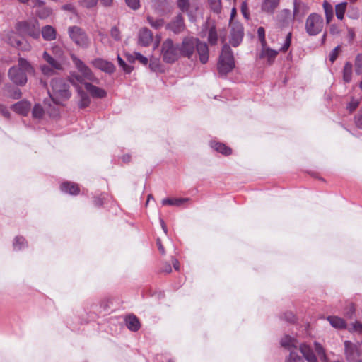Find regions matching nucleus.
Instances as JSON below:
<instances>
[{
  "label": "nucleus",
  "mask_w": 362,
  "mask_h": 362,
  "mask_svg": "<svg viewBox=\"0 0 362 362\" xmlns=\"http://www.w3.org/2000/svg\"><path fill=\"white\" fill-rule=\"evenodd\" d=\"M100 2L105 7H111L113 4V0H100Z\"/></svg>",
  "instance_id": "nucleus-63"
},
{
  "label": "nucleus",
  "mask_w": 362,
  "mask_h": 362,
  "mask_svg": "<svg viewBox=\"0 0 362 362\" xmlns=\"http://www.w3.org/2000/svg\"><path fill=\"white\" fill-rule=\"evenodd\" d=\"M91 63L95 68L109 74L113 73L115 69V67L112 62L101 58H97L93 60Z\"/></svg>",
  "instance_id": "nucleus-17"
},
{
  "label": "nucleus",
  "mask_w": 362,
  "mask_h": 362,
  "mask_svg": "<svg viewBox=\"0 0 362 362\" xmlns=\"http://www.w3.org/2000/svg\"><path fill=\"white\" fill-rule=\"evenodd\" d=\"M354 312H355L354 307L353 305L351 304L349 305V310L345 313V315L349 317H351L352 315H354Z\"/></svg>",
  "instance_id": "nucleus-61"
},
{
  "label": "nucleus",
  "mask_w": 362,
  "mask_h": 362,
  "mask_svg": "<svg viewBox=\"0 0 362 362\" xmlns=\"http://www.w3.org/2000/svg\"><path fill=\"white\" fill-rule=\"evenodd\" d=\"M13 245L15 250H20L27 246V243L23 237L17 236L14 239Z\"/></svg>",
  "instance_id": "nucleus-36"
},
{
  "label": "nucleus",
  "mask_w": 362,
  "mask_h": 362,
  "mask_svg": "<svg viewBox=\"0 0 362 362\" xmlns=\"http://www.w3.org/2000/svg\"><path fill=\"white\" fill-rule=\"evenodd\" d=\"M30 6L33 7L41 6L43 4V1L41 0H29Z\"/></svg>",
  "instance_id": "nucleus-60"
},
{
  "label": "nucleus",
  "mask_w": 362,
  "mask_h": 362,
  "mask_svg": "<svg viewBox=\"0 0 362 362\" xmlns=\"http://www.w3.org/2000/svg\"><path fill=\"white\" fill-rule=\"evenodd\" d=\"M281 345L286 349H291V348H297L298 342L296 339L286 335L281 339Z\"/></svg>",
  "instance_id": "nucleus-29"
},
{
  "label": "nucleus",
  "mask_w": 362,
  "mask_h": 362,
  "mask_svg": "<svg viewBox=\"0 0 362 362\" xmlns=\"http://www.w3.org/2000/svg\"><path fill=\"white\" fill-rule=\"evenodd\" d=\"M330 34L335 35L340 33V29L336 24H331L329 26Z\"/></svg>",
  "instance_id": "nucleus-55"
},
{
  "label": "nucleus",
  "mask_w": 362,
  "mask_h": 362,
  "mask_svg": "<svg viewBox=\"0 0 362 362\" xmlns=\"http://www.w3.org/2000/svg\"><path fill=\"white\" fill-rule=\"evenodd\" d=\"M279 52L267 47V45L262 46L260 58L267 59L269 64H272L276 59Z\"/></svg>",
  "instance_id": "nucleus-21"
},
{
  "label": "nucleus",
  "mask_w": 362,
  "mask_h": 362,
  "mask_svg": "<svg viewBox=\"0 0 362 362\" xmlns=\"http://www.w3.org/2000/svg\"><path fill=\"white\" fill-rule=\"evenodd\" d=\"M52 13V10L49 7H40L37 11V16L41 19H45L49 17Z\"/></svg>",
  "instance_id": "nucleus-37"
},
{
  "label": "nucleus",
  "mask_w": 362,
  "mask_h": 362,
  "mask_svg": "<svg viewBox=\"0 0 362 362\" xmlns=\"http://www.w3.org/2000/svg\"><path fill=\"white\" fill-rule=\"evenodd\" d=\"M98 0H80V4L87 8H90L96 6Z\"/></svg>",
  "instance_id": "nucleus-46"
},
{
  "label": "nucleus",
  "mask_w": 362,
  "mask_h": 362,
  "mask_svg": "<svg viewBox=\"0 0 362 362\" xmlns=\"http://www.w3.org/2000/svg\"><path fill=\"white\" fill-rule=\"evenodd\" d=\"M285 319L288 322H293L294 321V315L292 313H286L284 315Z\"/></svg>",
  "instance_id": "nucleus-64"
},
{
  "label": "nucleus",
  "mask_w": 362,
  "mask_h": 362,
  "mask_svg": "<svg viewBox=\"0 0 362 362\" xmlns=\"http://www.w3.org/2000/svg\"><path fill=\"white\" fill-rule=\"evenodd\" d=\"M5 40L12 47H16L21 50H29L30 48V45L14 32H9Z\"/></svg>",
  "instance_id": "nucleus-13"
},
{
  "label": "nucleus",
  "mask_w": 362,
  "mask_h": 362,
  "mask_svg": "<svg viewBox=\"0 0 362 362\" xmlns=\"http://www.w3.org/2000/svg\"><path fill=\"white\" fill-rule=\"evenodd\" d=\"M209 4L212 11L219 13L221 9V0H208Z\"/></svg>",
  "instance_id": "nucleus-41"
},
{
  "label": "nucleus",
  "mask_w": 362,
  "mask_h": 362,
  "mask_svg": "<svg viewBox=\"0 0 362 362\" xmlns=\"http://www.w3.org/2000/svg\"><path fill=\"white\" fill-rule=\"evenodd\" d=\"M43 59L46 64L40 65V70L45 76H51L55 74L57 71L63 69L62 63L49 55L47 52H44Z\"/></svg>",
  "instance_id": "nucleus-8"
},
{
  "label": "nucleus",
  "mask_w": 362,
  "mask_h": 362,
  "mask_svg": "<svg viewBox=\"0 0 362 362\" xmlns=\"http://www.w3.org/2000/svg\"><path fill=\"white\" fill-rule=\"evenodd\" d=\"M166 29L172 31L175 34H180L185 29V21L182 15L178 13L167 25Z\"/></svg>",
  "instance_id": "nucleus-14"
},
{
  "label": "nucleus",
  "mask_w": 362,
  "mask_h": 362,
  "mask_svg": "<svg viewBox=\"0 0 362 362\" xmlns=\"http://www.w3.org/2000/svg\"><path fill=\"white\" fill-rule=\"evenodd\" d=\"M31 105L30 103L25 100H21L13 105H11V108L15 112L25 116L28 114L30 110Z\"/></svg>",
  "instance_id": "nucleus-20"
},
{
  "label": "nucleus",
  "mask_w": 362,
  "mask_h": 362,
  "mask_svg": "<svg viewBox=\"0 0 362 362\" xmlns=\"http://www.w3.org/2000/svg\"><path fill=\"white\" fill-rule=\"evenodd\" d=\"M158 64L159 63L158 59L151 60L149 67L151 70L156 71L158 66Z\"/></svg>",
  "instance_id": "nucleus-59"
},
{
  "label": "nucleus",
  "mask_w": 362,
  "mask_h": 362,
  "mask_svg": "<svg viewBox=\"0 0 362 362\" xmlns=\"http://www.w3.org/2000/svg\"><path fill=\"white\" fill-rule=\"evenodd\" d=\"M347 37L349 39V42L351 43L355 38V32L353 28H348L347 30Z\"/></svg>",
  "instance_id": "nucleus-58"
},
{
  "label": "nucleus",
  "mask_w": 362,
  "mask_h": 362,
  "mask_svg": "<svg viewBox=\"0 0 362 362\" xmlns=\"http://www.w3.org/2000/svg\"><path fill=\"white\" fill-rule=\"evenodd\" d=\"M322 7L325 12L326 23L329 24L334 17L333 6L327 1H324Z\"/></svg>",
  "instance_id": "nucleus-28"
},
{
  "label": "nucleus",
  "mask_w": 362,
  "mask_h": 362,
  "mask_svg": "<svg viewBox=\"0 0 362 362\" xmlns=\"http://www.w3.org/2000/svg\"><path fill=\"white\" fill-rule=\"evenodd\" d=\"M210 146L217 152H219L223 155H230L231 153V149L226 146L224 144L219 143L217 141H211Z\"/></svg>",
  "instance_id": "nucleus-27"
},
{
  "label": "nucleus",
  "mask_w": 362,
  "mask_h": 362,
  "mask_svg": "<svg viewBox=\"0 0 362 362\" xmlns=\"http://www.w3.org/2000/svg\"><path fill=\"white\" fill-rule=\"evenodd\" d=\"M358 105L359 100L352 98L349 103L347 105V110H349L350 112H352L358 107Z\"/></svg>",
  "instance_id": "nucleus-45"
},
{
  "label": "nucleus",
  "mask_w": 362,
  "mask_h": 362,
  "mask_svg": "<svg viewBox=\"0 0 362 362\" xmlns=\"http://www.w3.org/2000/svg\"><path fill=\"white\" fill-rule=\"evenodd\" d=\"M230 27V38L229 42L233 47H238L243 40L244 36L243 26L238 22H231Z\"/></svg>",
  "instance_id": "nucleus-12"
},
{
  "label": "nucleus",
  "mask_w": 362,
  "mask_h": 362,
  "mask_svg": "<svg viewBox=\"0 0 362 362\" xmlns=\"http://www.w3.org/2000/svg\"><path fill=\"white\" fill-rule=\"evenodd\" d=\"M135 59L138 60L141 64L146 65L148 62V59L145 56L142 55L139 52H134Z\"/></svg>",
  "instance_id": "nucleus-49"
},
{
  "label": "nucleus",
  "mask_w": 362,
  "mask_h": 362,
  "mask_svg": "<svg viewBox=\"0 0 362 362\" xmlns=\"http://www.w3.org/2000/svg\"><path fill=\"white\" fill-rule=\"evenodd\" d=\"M257 35L260 40L262 46L266 45L267 42H266V39H265V30L263 27L258 28Z\"/></svg>",
  "instance_id": "nucleus-42"
},
{
  "label": "nucleus",
  "mask_w": 362,
  "mask_h": 362,
  "mask_svg": "<svg viewBox=\"0 0 362 362\" xmlns=\"http://www.w3.org/2000/svg\"><path fill=\"white\" fill-rule=\"evenodd\" d=\"M61 190L71 195H76L79 193L80 189L78 185L74 182H65L61 185Z\"/></svg>",
  "instance_id": "nucleus-22"
},
{
  "label": "nucleus",
  "mask_w": 362,
  "mask_h": 362,
  "mask_svg": "<svg viewBox=\"0 0 362 362\" xmlns=\"http://www.w3.org/2000/svg\"><path fill=\"white\" fill-rule=\"evenodd\" d=\"M218 38L221 40L222 43L226 42V33L224 34H218L217 30L214 25H211L209 28L207 40L209 45H216L218 43Z\"/></svg>",
  "instance_id": "nucleus-16"
},
{
  "label": "nucleus",
  "mask_w": 362,
  "mask_h": 362,
  "mask_svg": "<svg viewBox=\"0 0 362 362\" xmlns=\"http://www.w3.org/2000/svg\"><path fill=\"white\" fill-rule=\"evenodd\" d=\"M84 86L93 98H103L107 95V92L104 89L95 86L90 83H84Z\"/></svg>",
  "instance_id": "nucleus-19"
},
{
  "label": "nucleus",
  "mask_w": 362,
  "mask_h": 362,
  "mask_svg": "<svg viewBox=\"0 0 362 362\" xmlns=\"http://www.w3.org/2000/svg\"><path fill=\"white\" fill-rule=\"evenodd\" d=\"M76 88H77V92H78V96L80 98L79 102H78L79 107L85 108V107H88L90 103V99L89 96L83 90L81 89V88H78V86H77Z\"/></svg>",
  "instance_id": "nucleus-25"
},
{
  "label": "nucleus",
  "mask_w": 362,
  "mask_h": 362,
  "mask_svg": "<svg viewBox=\"0 0 362 362\" xmlns=\"http://www.w3.org/2000/svg\"><path fill=\"white\" fill-rule=\"evenodd\" d=\"M44 115V110L42 106L39 104H36L32 110L33 117L36 119L41 118Z\"/></svg>",
  "instance_id": "nucleus-39"
},
{
  "label": "nucleus",
  "mask_w": 362,
  "mask_h": 362,
  "mask_svg": "<svg viewBox=\"0 0 362 362\" xmlns=\"http://www.w3.org/2000/svg\"><path fill=\"white\" fill-rule=\"evenodd\" d=\"M235 67L233 53L229 45L224 44L219 56L217 69L221 76H226Z\"/></svg>",
  "instance_id": "nucleus-4"
},
{
  "label": "nucleus",
  "mask_w": 362,
  "mask_h": 362,
  "mask_svg": "<svg viewBox=\"0 0 362 362\" xmlns=\"http://www.w3.org/2000/svg\"><path fill=\"white\" fill-rule=\"evenodd\" d=\"M353 331L362 332V322L359 321H356L352 324Z\"/></svg>",
  "instance_id": "nucleus-57"
},
{
  "label": "nucleus",
  "mask_w": 362,
  "mask_h": 362,
  "mask_svg": "<svg viewBox=\"0 0 362 362\" xmlns=\"http://www.w3.org/2000/svg\"><path fill=\"white\" fill-rule=\"evenodd\" d=\"M302 6V4L300 1H298L297 0H295L293 2V14L295 16H298L299 9Z\"/></svg>",
  "instance_id": "nucleus-56"
},
{
  "label": "nucleus",
  "mask_w": 362,
  "mask_h": 362,
  "mask_svg": "<svg viewBox=\"0 0 362 362\" xmlns=\"http://www.w3.org/2000/svg\"><path fill=\"white\" fill-rule=\"evenodd\" d=\"M161 55L165 62H175L180 57L179 45H175L170 38L166 39L162 44Z\"/></svg>",
  "instance_id": "nucleus-5"
},
{
  "label": "nucleus",
  "mask_w": 362,
  "mask_h": 362,
  "mask_svg": "<svg viewBox=\"0 0 362 362\" xmlns=\"http://www.w3.org/2000/svg\"><path fill=\"white\" fill-rule=\"evenodd\" d=\"M355 123L357 127L362 129V111L355 116Z\"/></svg>",
  "instance_id": "nucleus-53"
},
{
  "label": "nucleus",
  "mask_w": 362,
  "mask_h": 362,
  "mask_svg": "<svg viewBox=\"0 0 362 362\" xmlns=\"http://www.w3.org/2000/svg\"><path fill=\"white\" fill-rule=\"evenodd\" d=\"M241 12L243 13V16L246 18L249 19L250 14L248 12V7L246 1H243L241 4Z\"/></svg>",
  "instance_id": "nucleus-51"
},
{
  "label": "nucleus",
  "mask_w": 362,
  "mask_h": 362,
  "mask_svg": "<svg viewBox=\"0 0 362 362\" xmlns=\"http://www.w3.org/2000/svg\"><path fill=\"white\" fill-rule=\"evenodd\" d=\"M147 22L156 30H159L163 27L165 21L161 18H154L151 16H147Z\"/></svg>",
  "instance_id": "nucleus-30"
},
{
  "label": "nucleus",
  "mask_w": 362,
  "mask_h": 362,
  "mask_svg": "<svg viewBox=\"0 0 362 362\" xmlns=\"http://www.w3.org/2000/svg\"><path fill=\"white\" fill-rule=\"evenodd\" d=\"M324 21L322 17L317 13H310L305 21V29L310 36L318 35L323 29Z\"/></svg>",
  "instance_id": "nucleus-6"
},
{
  "label": "nucleus",
  "mask_w": 362,
  "mask_h": 362,
  "mask_svg": "<svg viewBox=\"0 0 362 362\" xmlns=\"http://www.w3.org/2000/svg\"><path fill=\"white\" fill-rule=\"evenodd\" d=\"M17 30L22 35H28L33 38L40 36L39 24L36 21H21L16 24Z\"/></svg>",
  "instance_id": "nucleus-9"
},
{
  "label": "nucleus",
  "mask_w": 362,
  "mask_h": 362,
  "mask_svg": "<svg viewBox=\"0 0 362 362\" xmlns=\"http://www.w3.org/2000/svg\"><path fill=\"white\" fill-rule=\"evenodd\" d=\"M279 3V0H264L262 8L267 12L272 11Z\"/></svg>",
  "instance_id": "nucleus-33"
},
{
  "label": "nucleus",
  "mask_w": 362,
  "mask_h": 362,
  "mask_svg": "<svg viewBox=\"0 0 362 362\" xmlns=\"http://www.w3.org/2000/svg\"><path fill=\"white\" fill-rule=\"evenodd\" d=\"M153 41V33L147 28H142L138 33V42L143 47L149 46Z\"/></svg>",
  "instance_id": "nucleus-15"
},
{
  "label": "nucleus",
  "mask_w": 362,
  "mask_h": 362,
  "mask_svg": "<svg viewBox=\"0 0 362 362\" xmlns=\"http://www.w3.org/2000/svg\"><path fill=\"white\" fill-rule=\"evenodd\" d=\"M10 97L13 99H18L21 97V91L19 88H15L10 93Z\"/></svg>",
  "instance_id": "nucleus-54"
},
{
  "label": "nucleus",
  "mask_w": 362,
  "mask_h": 362,
  "mask_svg": "<svg viewBox=\"0 0 362 362\" xmlns=\"http://www.w3.org/2000/svg\"><path fill=\"white\" fill-rule=\"evenodd\" d=\"M327 320L334 328L341 329H345L346 327V323L344 320L339 317L331 315L328 316Z\"/></svg>",
  "instance_id": "nucleus-23"
},
{
  "label": "nucleus",
  "mask_w": 362,
  "mask_h": 362,
  "mask_svg": "<svg viewBox=\"0 0 362 362\" xmlns=\"http://www.w3.org/2000/svg\"><path fill=\"white\" fill-rule=\"evenodd\" d=\"M195 49L199 55L200 62L202 64H206L209 59V48L206 43L202 42L198 39Z\"/></svg>",
  "instance_id": "nucleus-18"
},
{
  "label": "nucleus",
  "mask_w": 362,
  "mask_h": 362,
  "mask_svg": "<svg viewBox=\"0 0 362 362\" xmlns=\"http://www.w3.org/2000/svg\"><path fill=\"white\" fill-rule=\"evenodd\" d=\"M346 6L347 2H341L335 6V13L337 19L340 21L344 19Z\"/></svg>",
  "instance_id": "nucleus-32"
},
{
  "label": "nucleus",
  "mask_w": 362,
  "mask_h": 362,
  "mask_svg": "<svg viewBox=\"0 0 362 362\" xmlns=\"http://www.w3.org/2000/svg\"><path fill=\"white\" fill-rule=\"evenodd\" d=\"M177 8L184 13H187L190 17L189 8L190 3L189 0H177Z\"/></svg>",
  "instance_id": "nucleus-35"
},
{
  "label": "nucleus",
  "mask_w": 362,
  "mask_h": 362,
  "mask_svg": "<svg viewBox=\"0 0 362 362\" xmlns=\"http://www.w3.org/2000/svg\"><path fill=\"white\" fill-rule=\"evenodd\" d=\"M125 323L127 328L132 332H136L140 328L139 321L135 315L127 316L125 318Z\"/></svg>",
  "instance_id": "nucleus-24"
},
{
  "label": "nucleus",
  "mask_w": 362,
  "mask_h": 362,
  "mask_svg": "<svg viewBox=\"0 0 362 362\" xmlns=\"http://www.w3.org/2000/svg\"><path fill=\"white\" fill-rule=\"evenodd\" d=\"M117 62L119 65L123 68L125 72L130 73L132 71V68L126 64L125 62L121 58L119 55L117 56Z\"/></svg>",
  "instance_id": "nucleus-48"
},
{
  "label": "nucleus",
  "mask_w": 362,
  "mask_h": 362,
  "mask_svg": "<svg viewBox=\"0 0 362 362\" xmlns=\"http://www.w3.org/2000/svg\"><path fill=\"white\" fill-rule=\"evenodd\" d=\"M71 59L78 71L77 72L71 71L70 73L69 80L73 86L77 87L80 84L84 85V83H87V81L95 83L99 82L90 69L79 58L74 54H71Z\"/></svg>",
  "instance_id": "nucleus-1"
},
{
  "label": "nucleus",
  "mask_w": 362,
  "mask_h": 362,
  "mask_svg": "<svg viewBox=\"0 0 362 362\" xmlns=\"http://www.w3.org/2000/svg\"><path fill=\"white\" fill-rule=\"evenodd\" d=\"M41 32L43 39L47 41H52L56 38V30L51 25L44 26Z\"/></svg>",
  "instance_id": "nucleus-26"
},
{
  "label": "nucleus",
  "mask_w": 362,
  "mask_h": 362,
  "mask_svg": "<svg viewBox=\"0 0 362 362\" xmlns=\"http://www.w3.org/2000/svg\"><path fill=\"white\" fill-rule=\"evenodd\" d=\"M69 88V83L64 79L55 78L51 81V90H49L48 93L54 103L62 104L71 95Z\"/></svg>",
  "instance_id": "nucleus-2"
},
{
  "label": "nucleus",
  "mask_w": 362,
  "mask_h": 362,
  "mask_svg": "<svg viewBox=\"0 0 362 362\" xmlns=\"http://www.w3.org/2000/svg\"><path fill=\"white\" fill-rule=\"evenodd\" d=\"M33 71L30 63L23 58L18 59V65L12 66L8 71V77L14 83L23 86L27 82V74Z\"/></svg>",
  "instance_id": "nucleus-3"
},
{
  "label": "nucleus",
  "mask_w": 362,
  "mask_h": 362,
  "mask_svg": "<svg viewBox=\"0 0 362 362\" xmlns=\"http://www.w3.org/2000/svg\"><path fill=\"white\" fill-rule=\"evenodd\" d=\"M352 64L349 62L345 63L343 69V80L345 83H350L352 77Z\"/></svg>",
  "instance_id": "nucleus-31"
},
{
  "label": "nucleus",
  "mask_w": 362,
  "mask_h": 362,
  "mask_svg": "<svg viewBox=\"0 0 362 362\" xmlns=\"http://www.w3.org/2000/svg\"><path fill=\"white\" fill-rule=\"evenodd\" d=\"M355 72L360 75L362 74V53L356 55L355 59Z\"/></svg>",
  "instance_id": "nucleus-38"
},
{
  "label": "nucleus",
  "mask_w": 362,
  "mask_h": 362,
  "mask_svg": "<svg viewBox=\"0 0 362 362\" xmlns=\"http://www.w3.org/2000/svg\"><path fill=\"white\" fill-rule=\"evenodd\" d=\"M198 39L194 37H185L183 38L182 42L179 45V52L180 57H187L191 59L194 50Z\"/></svg>",
  "instance_id": "nucleus-10"
},
{
  "label": "nucleus",
  "mask_w": 362,
  "mask_h": 362,
  "mask_svg": "<svg viewBox=\"0 0 362 362\" xmlns=\"http://www.w3.org/2000/svg\"><path fill=\"white\" fill-rule=\"evenodd\" d=\"M156 245L158 246V248L160 251V252L163 255H164L165 253V249H164V247L163 246L162 243H161V240L160 238H158L156 240Z\"/></svg>",
  "instance_id": "nucleus-62"
},
{
  "label": "nucleus",
  "mask_w": 362,
  "mask_h": 362,
  "mask_svg": "<svg viewBox=\"0 0 362 362\" xmlns=\"http://www.w3.org/2000/svg\"><path fill=\"white\" fill-rule=\"evenodd\" d=\"M291 43V33H288L285 38L284 42L281 47V51L286 52L288 49Z\"/></svg>",
  "instance_id": "nucleus-44"
},
{
  "label": "nucleus",
  "mask_w": 362,
  "mask_h": 362,
  "mask_svg": "<svg viewBox=\"0 0 362 362\" xmlns=\"http://www.w3.org/2000/svg\"><path fill=\"white\" fill-rule=\"evenodd\" d=\"M111 37L116 41L121 40V33L117 27L114 26L110 30Z\"/></svg>",
  "instance_id": "nucleus-43"
},
{
  "label": "nucleus",
  "mask_w": 362,
  "mask_h": 362,
  "mask_svg": "<svg viewBox=\"0 0 362 362\" xmlns=\"http://www.w3.org/2000/svg\"><path fill=\"white\" fill-rule=\"evenodd\" d=\"M125 2L132 10H137L140 8V0H125Z\"/></svg>",
  "instance_id": "nucleus-47"
},
{
  "label": "nucleus",
  "mask_w": 362,
  "mask_h": 362,
  "mask_svg": "<svg viewBox=\"0 0 362 362\" xmlns=\"http://www.w3.org/2000/svg\"><path fill=\"white\" fill-rule=\"evenodd\" d=\"M344 354L347 361L357 362L361 356L359 344H354L350 341H344Z\"/></svg>",
  "instance_id": "nucleus-11"
},
{
  "label": "nucleus",
  "mask_w": 362,
  "mask_h": 362,
  "mask_svg": "<svg viewBox=\"0 0 362 362\" xmlns=\"http://www.w3.org/2000/svg\"><path fill=\"white\" fill-rule=\"evenodd\" d=\"M189 200L188 198H180V199H164L162 200L163 205H169V206H180L185 202Z\"/></svg>",
  "instance_id": "nucleus-34"
},
{
  "label": "nucleus",
  "mask_w": 362,
  "mask_h": 362,
  "mask_svg": "<svg viewBox=\"0 0 362 362\" xmlns=\"http://www.w3.org/2000/svg\"><path fill=\"white\" fill-rule=\"evenodd\" d=\"M340 52V47L337 46L329 54V60L332 63H333L337 58L339 53Z\"/></svg>",
  "instance_id": "nucleus-50"
},
{
  "label": "nucleus",
  "mask_w": 362,
  "mask_h": 362,
  "mask_svg": "<svg viewBox=\"0 0 362 362\" xmlns=\"http://www.w3.org/2000/svg\"><path fill=\"white\" fill-rule=\"evenodd\" d=\"M285 362H304V361L296 352L291 351Z\"/></svg>",
  "instance_id": "nucleus-40"
},
{
  "label": "nucleus",
  "mask_w": 362,
  "mask_h": 362,
  "mask_svg": "<svg viewBox=\"0 0 362 362\" xmlns=\"http://www.w3.org/2000/svg\"><path fill=\"white\" fill-rule=\"evenodd\" d=\"M0 113L6 118H10L11 114L8 108L0 103Z\"/></svg>",
  "instance_id": "nucleus-52"
},
{
  "label": "nucleus",
  "mask_w": 362,
  "mask_h": 362,
  "mask_svg": "<svg viewBox=\"0 0 362 362\" xmlns=\"http://www.w3.org/2000/svg\"><path fill=\"white\" fill-rule=\"evenodd\" d=\"M68 34L76 45L82 48H87L89 46L90 39L81 28L76 25L70 26L68 28Z\"/></svg>",
  "instance_id": "nucleus-7"
}]
</instances>
